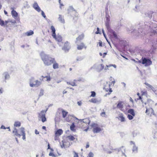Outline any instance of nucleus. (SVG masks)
Segmentation results:
<instances>
[{
    "mask_svg": "<svg viewBox=\"0 0 157 157\" xmlns=\"http://www.w3.org/2000/svg\"><path fill=\"white\" fill-rule=\"evenodd\" d=\"M154 25V24L151 21L149 23L147 21H142L136 26L135 29H134L133 31L136 33H142V31L141 29H145L146 30H150L153 28H155L156 27H154L153 25Z\"/></svg>",
    "mask_w": 157,
    "mask_h": 157,
    "instance_id": "1",
    "label": "nucleus"
},
{
    "mask_svg": "<svg viewBox=\"0 0 157 157\" xmlns=\"http://www.w3.org/2000/svg\"><path fill=\"white\" fill-rule=\"evenodd\" d=\"M41 58L45 65L47 66H50L52 64L55 59L49 55L46 54L41 55Z\"/></svg>",
    "mask_w": 157,
    "mask_h": 157,
    "instance_id": "2",
    "label": "nucleus"
},
{
    "mask_svg": "<svg viewBox=\"0 0 157 157\" xmlns=\"http://www.w3.org/2000/svg\"><path fill=\"white\" fill-rule=\"evenodd\" d=\"M51 29L52 32V36L58 42V44H59L60 43L62 42L63 39L62 37L59 35H56V29L53 26H51Z\"/></svg>",
    "mask_w": 157,
    "mask_h": 157,
    "instance_id": "3",
    "label": "nucleus"
},
{
    "mask_svg": "<svg viewBox=\"0 0 157 157\" xmlns=\"http://www.w3.org/2000/svg\"><path fill=\"white\" fill-rule=\"evenodd\" d=\"M109 80L110 81L109 82L110 84H108V86L106 85L105 86L104 89L106 92H108L109 91L108 94H110L112 91L111 88H110V85H114L115 83V81L114 78L112 77H110Z\"/></svg>",
    "mask_w": 157,
    "mask_h": 157,
    "instance_id": "4",
    "label": "nucleus"
},
{
    "mask_svg": "<svg viewBox=\"0 0 157 157\" xmlns=\"http://www.w3.org/2000/svg\"><path fill=\"white\" fill-rule=\"evenodd\" d=\"M141 60L142 61L139 60L136 62H137L138 63H141L142 64L144 65L145 67L149 66L152 64V61L149 59L142 57Z\"/></svg>",
    "mask_w": 157,
    "mask_h": 157,
    "instance_id": "5",
    "label": "nucleus"
},
{
    "mask_svg": "<svg viewBox=\"0 0 157 157\" xmlns=\"http://www.w3.org/2000/svg\"><path fill=\"white\" fill-rule=\"evenodd\" d=\"M91 126L93 128V131L94 133H98L102 130L101 128L96 123H92Z\"/></svg>",
    "mask_w": 157,
    "mask_h": 157,
    "instance_id": "6",
    "label": "nucleus"
},
{
    "mask_svg": "<svg viewBox=\"0 0 157 157\" xmlns=\"http://www.w3.org/2000/svg\"><path fill=\"white\" fill-rule=\"evenodd\" d=\"M71 48V46L70 42L67 41L64 42L62 49L65 52H68Z\"/></svg>",
    "mask_w": 157,
    "mask_h": 157,
    "instance_id": "7",
    "label": "nucleus"
},
{
    "mask_svg": "<svg viewBox=\"0 0 157 157\" xmlns=\"http://www.w3.org/2000/svg\"><path fill=\"white\" fill-rule=\"evenodd\" d=\"M41 84L40 82L37 80L34 81L33 78H31L30 80V86L32 87L35 86H38Z\"/></svg>",
    "mask_w": 157,
    "mask_h": 157,
    "instance_id": "8",
    "label": "nucleus"
},
{
    "mask_svg": "<svg viewBox=\"0 0 157 157\" xmlns=\"http://www.w3.org/2000/svg\"><path fill=\"white\" fill-rule=\"evenodd\" d=\"M46 111L42 110L39 114V117L41 119V121L43 122H44L46 121V118L45 117V113Z\"/></svg>",
    "mask_w": 157,
    "mask_h": 157,
    "instance_id": "9",
    "label": "nucleus"
},
{
    "mask_svg": "<svg viewBox=\"0 0 157 157\" xmlns=\"http://www.w3.org/2000/svg\"><path fill=\"white\" fill-rule=\"evenodd\" d=\"M130 145L131 147H132L133 152L135 153H137L138 151V147L135 145V143L132 141H130Z\"/></svg>",
    "mask_w": 157,
    "mask_h": 157,
    "instance_id": "10",
    "label": "nucleus"
},
{
    "mask_svg": "<svg viewBox=\"0 0 157 157\" xmlns=\"http://www.w3.org/2000/svg\"><path fill=\"white\" fill-rule=\"evenodd\" d=\"M42 78L40 79V80L41 81H50L51 80V78L50 75V74L48 73L47 76H41Z\"/></svg>",
    "mask_w": 157,
    "mask_h": 157,
    "instance_id": "11",
    "label": "nucleus"
},
{
    "mask_svg": "<svg viewBox=\"0 0 157 157\" xmlns=\"http://www.w3.org/2000/svg\"><path fill=\"white\" fill-rule=\"evenodd\" d=\"M124 106V102L119 101L117 105V107L120 109L122 111L125 112L124 109H123Z\"/></svg>",
    "mask_w": 157,
    "mask_h": 157,
    "instance_id": "12",
    "label": "nucleus"
},
{
    "mask_svg": "<svg viewBox=\"0 0 157 157\" xmlns=\"http://www.w3.org/2000/svg\"><path fill=\"white\" fill-rule=\"evenodd\" d=\"M86 47L82 42H81L79 44H77V49L78 50H81L84 48L86 49Z\"/></svg>",
    "mask_w": 157,
    "mask_h": 157,
    "instance_id": "13",
    "label": "nucleus"
},
{
    "mask_svg": "<svg viewBox=\"0 0 157 157\" xmlns=\"http://www.w3.org/2000/svg\"><path fill=\"white\" fill-rule=\"evenodd\" d=\"M81 120L82 121L81 124L82 125H84L85 124H86V126L89 125L90 122V121L89 118H86Z\"/></svg>",
    "mask_w": 157,
    "mask_h": 157,
    "instance_id": "14",
    "label": "nucleus"
},
{
    "mask_svg": "<svg viewBox=\"0 0 157 157\" xmlns=\"http://www.w3.org/2000/svg\"><path fill=\"white\" fill-rule=\"evenodd\" d=\"M72 118L75 120H77L78 121V119L75 117L73 115H68L66 119V120L67 121L69 122L71 121V119Z\"/></svg>",
    "mask_w": 157,
    "mask_h": 157,
    "instance_id": "15",
    "label": "nucleus"
},
{
    "mask_svg": "<svg viewBox=\"0 0 157 157\" xmlns=\"http://www.w3.org/2000/svg\"><path fill=\"white\" fill-rule=\"evenodd\" d=\"M20 130L21 132V133L22 136V139L23 140H25L26 139L25 138V129L24 128L21 127L20 128Z\"/></svg>",
    "mask_w": 157,
    "mask_h": 157,
    "instance_id": "16",
    "label": "nucleus"
},
{
    "mask_svg": "<svg viewBox=\"0 0 157 157\" xmlns=\"http://www.w3.org/2000/svg\"><path fill=\"white\" fill-rule=\"evenodd\" d=\"M84 35L83 33H82L79 35L76 38L75 43H77L78 41H80L82 40L84 38Z\"/></svg>",
    "mask_w": 157,
    "mask_h": 157,
    "instance_id": "17",
    "label": "nucleus"
},
{
    "mask_svg": "<svg viewBox=\"0 0 157 157\" xmlns=\"http://www.w3.org/2000/svg\"><path fill=\"white\" fill-rule=\"evenodd\" d=\"M33 8L38 12H40V9L37 3H34L33 5Z\"/></svg>",
    "mask_w": 157,
    "mask_h": 157,
    "instance_id": "18",
    "label": "nucleus"
},
{
    "mask_svg": "<svg viewBox=\"0 0 157 157\" xmlns=\"http://www.w3.org/2000/svg\"><path fill=\"white\" fill-rule=\"evenodd\" d=\"M53 67L54 69H58L59 68V64L57 63L55 59H54V61L53 62Z\"/></svg>",
    "mask_w": 157,
    "mask_h": 157,
    "instance_id": "19",
    "label": "nucleus"
},
{
    "mask_svg": "<svg viewBox=\"0 0 157 157\" xmlns=\"http://www.w3.org/2000/svg\"><path fill=\"white\" fill-rule=\"evenodd\" d=\"M63 133V131L61 129H59L58 130L55 132V135L56 136H59L61 135Z\"/></svg>",
    "mask_w": 157,
    "mask_h": 157,
    "instance_id": "20",
    "label": "nucleus"
},
{
    "mask_svg": "<svg viewBox=\"0 0 157 157\" xmlns=\"http://www.w3.org/2000/svg\"><path fill=\"white\" fill-rule=\"evenodd\" d=\"M129 104H128V107H134V102L132 98L130 97L129 98Z\"/></svg>",
    "mask_w": 157,
    "mask_h": 157,
    "instance_id": "21",
    "label": "nucleus"
},
{
    "mask_svg": "<svg viewBox=\"0 0 157 157\" xmlns=\"http://www.w3.org/2000/svg\"><path fill=\"white\" fill-rule=\"evenodd\" d=\"M145 17L146 18H149L150 19L151 18L152 15L151 12H148V13H145Z\"/></svg>",
    "mask_w": 157,
    "mask_h": 157,
    "instance_id": "22",
    "label": "nucleus"
},
{
    "mask_svg": "<svg viewBox=\"0 0 157 157\" xmlns=\"http://www.w3.org/2000/svg\"><path fill=\"white\" fill-rule=\"evenodd\" d=\"M62 113V114L63 117V118L66 117V116L67 115L68 112L63 109H61Z\"/></svg>",
    "mask_w": 157,
    "mask_h": 157,
    "instance_id": "23",
    "label": "nucleus"
},
{
    "mask_svg": "<svg viewBox=\"0 0 157 157\" xmlns=\"http://www.w3.org/2000/svg\"><path fill=\"white\" fill-rule=\"evenodd\" d=\"M128 113H130V115H132L133 116H135V111L133 109H128Z\"/></svg>",
    "mask_w": 157,
    "mask_h": 157,
    "instance_id": "24",
    "label": "nucleus"
},
{
    "mask_svg": "<svg viewBox=\"0 0 157 157\" xmlns=\"http://www.w3.org/2000/svg\"><path fill=\"white\" fill-rule=\"evenodd\" d=\"M76 80H74L73 82H67V84L68 85H71L72 86H76Z\"/></svg>",
    "mask_w": 157,
    "mask_h": 157,
    "instance_id": "25",
    "label": "nucleus"
},
{
    "mask_svg": "<svg viewBox=\"0 0 157 157\" xmlns=\"http://www.w3.org/2000/svg\"><path fill=\"white\" fill-rule=\"evenodd\" d=\"M13 132L15 133V135L16 136H18L19 137H20L21 135L20 134H19L18 133L17 130L16 128H14V130L13 131Z\"/></svg>",
    "mask_w": 157,
    "mask_h": 157,
    "instance_id": "26",
    "label": "nucleus"
},
{
    "mask_svg": "<svg viewBox=\"0 0 157 157\" xmlns=\"http://www.w3.org/2000/svg\"><path fill=\"white\" fill-rule=\"evenodd\" d=\"M59 20L62 23H64L65 22L64 20L63 17L61 15H59V16L58 18Z\"/></svg>",
    "mask_w": 157,
    "mask_h": 157,
    "instance_id": "27",
    "label": "nucleus"
},
{
    "mask_svg": "<svg viewBox=\"0 0 157 157\" xmlns=\"http://www.w3.org/2000/svg\"><path fill=\"white\" fill-rule=\"evenodd\" d=\"M11 13L13 17H16L18 15V14L16 11L13 10L11 11Z\"/></svg>",
    "mask_w": 157,
    "mask_h": 157,
    "instance_id": "28",
    "label": "nucleus"
},
{
    "mask_svg": "<svg viewBox=\"0 0 157 157\" xmlns=\"http://www.w3.org/2000/svg\"><path fill=\"white\" fill-rule=\"evenodd\" d=\"M21 125V123L20 122L17 121L15 122L14 125L15 127H19Z\"/></svg>",
    "mask_w": 157,
    "mask_h": 157,
    "instance_id": "29",
    "label": "nucleus"
},
{
    "mask_svg": "<svg viewBox=\"0 0 157 157\" xmlns=\"http://www.w3.org/2000/svg\"><path fill=\"white\" fill-rule=\"evenodd\" d=\"M75 126L74 124V123H73L71 125L70 127V128L71 130L73 131H75Z\"/></svg>",
    "mask_w": 157,
    "mask_h": 157,
    "instance_id": "30",
    "label": "nucleus"
},
{
    "mask_svg": "<svg viewBox=\"0 0 157 157\" xmlns=\"http://www.w3.org/2000/svg\"><path fill=\"white\" fill-rule=\"evenodd\" d=\"M89 101L93 103H96L98 101L96 98H93L90 100Z\"/></svg>",
    "mask_w": 157,
    "mask_h": 157,
    "instance_id": "31",
    "label": "nucleus"
},
{
    "mask_svg": "<svg viewBox=\"0 0 157 157\" xmlns=\"http://www.w3.org/2000/svg\"><path fill=\"white\" fill-rule=\"evenodd\" d=\"M67 138H68V139L71 141H73L75 139L74 136L72 135L68 136H67Z\"/></svg>",
    "mask_w": 157,
    "mask_h": 157,
    "instance_id": "32",
    "label": "nucleus"
},
{
    "mask_svg": "<svg viewBox=\"0 0 157 157\" xmlns=\"http://www.w3.org/2000/svg\"><path fill=\"white\" fill-rule=\"evenodd\" d=\"M34 33L33 31L30 30L29 32H28L26 33L25 34L27 36H29L32 35Z\"/></svg>",
    "mask_w": 157,
    "mask_h": 157,
    "instance_id": "33",
    "label": "nucleus"
},
{
    "mask_svg": "<svg viewBox=\"0 0 157 157\" xmlns=\"http://www.w3.org/2000/svg\"><path fill=\"white\" fill-rule=\"evenodd\" d=\"M156 47L154 45H152V47L151 48V53H154L155 52V51L156 49Z\"/></svg>",
    "mask_w": 157,
    "mask_h": 157,
    "instance_id": "34",
    "label": "nucleus"
},
{
    "mask_svg": "<svg viewBox=\"0 0 157 157\" xmlns=\"http://www.w3.org/2000/svg\"><path fill=\"white\" fill-rule=\"evenodd\" d=\"M119 119L122 122L124 121H125L124 117L121 116H119Z\"/></svg>",
    "mask_w": 157,
    "mask_h": 157,
    "instance_id": "35",
    "label": "nucleus"
},
{
    "mask_svg": "<svg viewBox=\"0 0 157 157\" xmlns=\"http://www.w3.org/2000/svg\"><path fill=\"white\" fill-rule=\"evenodd\" d=\"M0 25L2 26H3L5 25V22L1 18H0Z\"/></svg>",
    "mask_w": 157,
    "mask_h": 157,
    "instance_id": "36",
    "label": "nucleus"
},
{
    "mask_svg": "<svg viewBox=\"0 0 157 157\" xmlns=\"http://www.w3.org/2000/svg\"><path fill=\"white\" fill-rule=\"evenodd\" d=\"M44 94V90H40V93H39V97L42 96Z\"/></svg>",
    "mask_w": 157,
    "mask_h": 157,
    "instance_id": "37",
    "label": "nucleus"
},
{
    "mask_svg": "<svg viewBox=\"0 0 157 157\" xmlns=\"http://www.w3.org/2000/svg\"><path fill=\"white\" fill-rule=\"evenodd\" d=\"M91 95L90 96V97H95L96 96V93H95V92H94V91H91Z\"/></svg>",
    "mask_w": 157,
    "mask_h": 157,
    "instance_id": "38",
    "label": "nucleus"
},
{
    "mask_svg": "<svg viewBox=\"0 0 157 157\" xmlns=\"http://www.w3.org/2000/svg\"><path fill=\"white\" fill-rule=\"evenodd\" d=\"M135 116H133L132 115L128 114V119L130 120H131L133 119V117Z\"/></svg>",
    "mask_w": 157,
    "mask_h": 157,
    "instance_id": "39",
    "label": "nucleus"
},
{
    "mask_svg": "<svg viewBox=\"0 0 157 157\" xmlns=\"http://www.w3.org/2000/svg\"><path fill=\"white\" fill-rule=\"evenodd\" d=\"M121 55L123 57L125 58L126 59H128V58H127V56L126 54H124L123 53H122Z\"/></svg>",
    "mask_w": 157,
    "mask_h": 157,
    "instance_id": "40",
    "label": "nucleus"
},
{
    "mask_svg": "<svg viewBox=\"0 0 157 157\" xmlns=\"http://www.w3.org/2000/svg\"><path fill=\"white\" fill-rule=\"evenodd\" d=\"M88 155L89 157H94V155L92 152H90Z\"/></svg>",
    "mask_w": 157,
    "mask_h": 157,
    "instance_id": "41",
    "label": "nucleus"
},
{
    "mask_svg": "<svg viewBox=\"0 0 157 157\" xmlns=\"http://www.w3.org/2000/svg\"><path fill=\"white\" fill-rule=\"evenodd\" d=\"M74 154V157H78V154L75 151H73Z\"/></svg>",
    "mask_w": 157,
    "mask_h": 157,
    "instance_id": "42",
    "label": "nucleus"
},
{
    "mask_svg": "<svg viewBox=\"0 0 157 157\" xmlns=\"http://www.w3.org/2000/svg\"><path fill=\"white\" fill-rule=\"evenodd\" d=\"M101 115L102 117H105V113L104 112H102L101 113Z\"/></svg>",
    "mask_w": 157,
    "mask_h": 157,
    "instance_id": "43",
    "label": "nucleus"
},
{
    "mask_svg": "<svg viewBox=\"0 0 157 157\" xmlns=\"http://www.w3.org/2000/svg\"><path fill=\"white\" fill-rule=\"evenodd\" d=\"M86 128L84 130V131L87 132L88 130L89 129V125H86Z\"/></svg>",
    "mask_w": 157,
    "mask_h": 157,
    "instance_id": "44",
    "label": "nucleus"
},
{
    "mask_svg": "<svg viewBox=\"0 0 157 157\" xmlns=\"http://www.w3.org/2000/svg\"><path fill=\"white\" fill-rule=\"evenodd\" d=\"M113 36L115 38H117V35L115 33V32L114 31H113Z\"/></svg>",
    "mask_w": 157,
    "mask_h": 157,
    "instance_id": "45",
    "label": "nucleus"
},
{
    "mask_svg": "<svg viewBox=\"0 0 157 157\" xmlns=\"http://www.w3.org/2000/svg\"><path fill=\"white\" fill-rule=\"evenodd\" d=\"M41 14L44 18H45L46 17V16L45 15L43 11H41Z\"/></svg>",
    "mask_w": 157,
    "mask_h": 157,
    "instance_id": "46",
    "label": "nucleus"
},
{
    "mask_svg": "<svg viewBox=\"0 0 157 157\" xmlns=\"http://www.w3.org/2000/svg\"><path fill=\"white\" fill-rule=\"evenodd\" d=\"M62 144L61 145V146L62 148L65 147V145L64 144V143L65 142H64L63 141H62Z\"/></svg>",
    "mask_w": 157,
    "mask_h": 157,
    "instance_id": "47",
    "label": "nucleus"
},
{
    "mask_svg": "<svg viewBox=\"0 0 157 157\" xmlns=\"http://www.w3.org/2000/svg\"><path fill=\"white\" fill-rule=\"evenodd\" d=\"M146 94V92L145 91H141L142 95H145Z\"/></svg>",
    "mask_w": 157,
    "mask_h": 157,
    "instance_id": "48",
    "label": "nucleus"
},
{
    "mask_svg": "<svg viewBox=\"0 0 157 157\" xmlns=\"http://www.w3.org/2000/svg\"><path fill=\"white\" fill-rule=\"evenodd\" d=\"M49 155V156H52L53 157H55V155L52 152H50Z\"/></svg>",
    "mask_w": 157,
    "mask_h": 157,
    "instance_id": "49",
    "label": "nucleus"
},
{
    "mask_svg": "<svg viewBox=\"0 0 157 157\" xmlns=\"http://www.w3.org/2000/svg\"><path fill=\"white\" fill-rule=\"evenodd\" d=\"M97 31L95 33L96 34H98V33H100L99 32V29L98 28H97Z\"/></svg>",
    "mask_w": 157,
    "mask_h": 157,
    "instance_id": "50",
    "label": "nucleus"
},
{
    "mask_svg": "<svg viewBox=\"0 0 157 157\" xmlns=\"http://www.w3.org/2000/svg\"><path fill=\"white\" fill-rule=\"evenodd\" d=\"M145 84L147 86H148V87H150V88H151V87H152V86H151V85H150L149 84H148V83H146V82H145Z\"/></svg>",
    "mask_w": 157,
    "mask_h": 157,
    "instance_id": "51",
    "label": "nucleus"
},
{
    "mask_svg": "<svg viewBox=\"0 0 157 157\" xmlns=\"http://www.w3.org/2000/svg\"><path fill=\"white\" fill-rule=\"evenodd\" d=\"M35 133L36 134H39V132L36 129L35 130Z\"/></svg>",
    "mask_w": 157,
    "mask_h": 157,
    "instance_id": "52",
    "label": "nucleus"
},
{
    "mask_svg": "<svg viewBox=\"0 0 157 157\" xmlns=\"http://www.w3.org/2000/svg\"><path fill=\"white\" fill-rule=\"evenodd\" d=\"M82 102L81 101H78L77 102V104L79 105H81L82 104Z\"/></svg>",
    "mask_w": 157,
    "mask_h": 157,
    "instance_id": "53",
    "label": "nucleus"
},
{
    "mask_svg": "<svg viewBox=\"0 0 157 157\" xmlns=\"http://www.w3.org/2000/svg\"><path fill=\"white\" fill-rule=\"evenodd\" d=\"M0 128L1 129H5L6 128H5V127L3 125H2Z\"/></svg>",
    "mask_w": 157,
    "mask_h": 157,
    "instance_id": "54",
    "label": "nucleus"
},
{
    "mask_svg": "<svg viewBox=\"0 0 157 157\" xmlns=\"http://www.w3.org/2000/svg\"><path fill=\"white\" fill-rule=\"evenodd\" d=\"M89 146H89V142H87V143L86 145V148H87L89 147Z\"/></svg>",
    "mask_w": 157,
    "mask_h": 157,
    "instance_id": "55",
    "label": "nucleus"
},
{
    "mask_svg": "<svg viewBox=\"0 0 157 157\" xmlns=\"http://www.w3.org/2000/svg\"><path fill=\"white\" fill-rule=\"evenodd\" d=\"M139 99H137L138 100V99H140V100H141V101L142 102H143V100H142V98L140 96H139Z\"/></svg>",
    "mask_w": 157,
    "mask_h": 157,
    "instance_id": "56",
    "label": "nucleus"
},
{
    "mask_svg": "<svg viewBox=\"0 0 157 157\" xmlns=\"http://www.w3.org/2000/svg\"><path fill=\"white\" fill-rule=\"evenodd\" d=\"M106 54H107V53L106 52H105V53H103V57L104 58L105 57V56L106 55Z\"/></svg>",
    "mask_w": 157,
    "mask_h": 157,
    "instance_id": "57",
    "label": "nucleus"
},
{
    "mask_svg": "<svg viewBox=\"0 0 157 157\" xmlns=\"http://www.w3.org/2000/svg\"><path fill=\"white\" fill-rule=\"evenodd\" d=\"M99 46H100L101 47L102 46V43L101 41L100 42H99Z\"/></svg>",
    "mask_w": 157,
    "mask_h": 157,
    "instance_id": "58",
    "label": "nucleus"
},
{
    "mask_svg": "<svg viewBox=\"0 0 157 157\" xmlns=\"http://www.w3.org/2000/svg\"><path fill=\"white\" fill-rule=\"evenodd\" d=\"M113 66L114 67H116V66L115 65H109V66H108V65H107V67H110V66Z\"/></svg>",
    "mask_w": 157,
    "mask_h": 157,
    "instance_id": "59",
    "label": "nucleus"
},
{
    "mask_svg": "<svg viewBox=\"0 0 157 157\" xmlns=\"http://www.w3.org/2000/svg\"><path fill=\"white\" fill-rule=\"evenodd\" d=\"M63 94H66L67 93V91H66V90H64L63 91Z\"/></svg>",
    "mask_w": 157,
    "mask_h": 157,
    "instance_id": "60",
    "label": "nucleus"
},
{
    "mask_svg": "<svg viewBox=\"0 0 157 157\" xmlns=\"http://www.w3.org/2000/svg\"><path fill=\"white\" fill-rule=\"evenodd\" d=\"M42 128L43 129L46 130V127L45 126H43L42 127Z\"/></svg>",
    "mask_w": 157,
    "mask_h": 157,
    "instance_id": "61",
    "label": "nucleus"
},
{
    "mask_svg": "<svg viewBox=\"0 0 157 157\" xmlns=\"http://www.w3.org/2000/svg\"><path fill=\"white\" fill-rule=\"evenodd\" d=\"M50 149V144L49 143H48V149Z\"/></svg>",
    "mask_w": 157,
    "mask_h": 157,
    "instance_id": "62",
    "label": "nucleus"
},
{
    "mask_svg": "<svg viewBox=\"0 0 157 157\" xmlns=\"http://www.w3.org/2000/svg\"><path fill=\"white\" fill-rule=\"evenodd\" d=\"M134 28V27L133 26H131V28L130 29H131V30H129V31H131V32H132V29H133Z\"/></svg>",
    "mask_w": 157,
    "mask_h": 157,
    "instance_id": "63",
    "label": "nucleus"
},
{
    "mask_svg": "<svg viewBox=\"0 0 157 157\" xmlns=\"http://www.w3.org/2000/svg\"><path fill=\"white\" fill-rule=\"evenodd\" d=\"M101 67H102V69H103V68H104V65H103L102 64H101Z\"/></svg>",
    "mask_w": 157,
    "mask_h": 157,
    "instance_id": "64",
    "label": "nucleus"
}]
</instances>
